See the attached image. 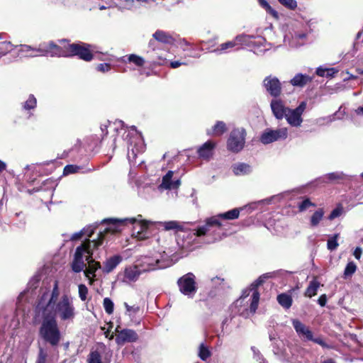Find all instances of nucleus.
<instances>
[{
	"label": "nucleus",
	"instance_id": "obj_63",
	"mask_svg": "<svg viewBox=\"0 0 363 363\" xmlns=\"http://www.w3.org/2000/svg\"><path fill=\"white\" fill-rule=\"evenodd\" d=\"M6 164L4 162L0 160V172H2L4 170L6 169Z\"/></svg>",
	"mask_w": 363,
	"mask_h": 363
},
{
	"label": "nucleus",
	"instance_id": "obj_5",
	"mask_svg": "<svg viewBox=\"0 0 363 363\" xmlns=\"http://www.w3.org/2000/svg\"><path fill=\"white\" fill-rule=\"evenodd\" d=\"M224 235L225 230L223 223L219 220V217L213 216L207 218L204 225L189 233L181 246L182 248L188 250L191 246L193 238L194 240L197 238L204 237L205 242L211 243L220 240Z\"/></svg>",
	"mask_w": 363,
	"mask_h": 363
},
{
	"label": "nucleus",
	"instance_id": "obj_3",
	"mask_svg": "<svg viewBox=\"0 0 363 363\" xmlns=\"http://www.w3.org/2000/svg\"><path fill=\"white\" fill-rule=\"evenodd\" d=\"M62 45L55 44L53 41H48V43L43 44L39 50L43 55H50V57H70L77 55L84 61L89 62L93 59L92 52L94 46L89 44L68 43L66 40L60 41Z\"/></svg>",
	"mask_w": 363,
	"mask_h": 363
},
{
	"label": "nucleus",
	"instance_id": "obj_17",
	"mask_svg": "<svg viewBox=\"0 0 363 363\" xmlns=\"http://www.w3.org/2000/svg\"><path fill=\"white\" fill-rule=\"evenodd\" d=\"M263 86L268 94L277 98L281 93V84L277 77L269 75L263 80Z\"/></svg>",
	"mask_w": 363,
	"mask_h": 363
},
{
	"label": "nucleus",
	"instance_id": "obj_34",
	"mask_svg": "<svg viewBox=\"0 0 363 363\" xmlns=\"http://www.w3.org/2000/svg\"><path fill=\"white\" fill-rule=\"evenodd\" d=\"M259 6L264 9L267 13L276 19L279 17V13L274 9L266 0H257Z\"/></svg>",
	"mask_w": 363,
	"mask_h": 363
},
{
	"label": "nucleus",
	"instance_id": "obj_29",
	"mask_svg": "<svg viewBox=\"0 0 363 363\" xmlns=\"http://www.w3.org/2000/svg\"><path fill=\"white\" fill-rule=\"evenodd\" d=\"M320 284L315 279H313L310 281L309 285L308 286L306 291L305 296L311 298L316 295L318 288L320 287Z\"/></svg>",
	"mask_w": 363,
	"mask_h": 363
},
{
	"label": "nucleus",
	"instance_id": "obj_41",
	"mask_svg": "<svg viewBox=\"0 0 363 363\" xmlns=\"http://www.w3.org/2000/svg\"><path fill=\"white\" fill-rule=\"evenodd\" d=\"M337 72L334 68L328 69L320 67L316 69V74L320 77H330Z\"/></svg>",
	"mask_w": 363,
	"mask_h": 363
},
{
	"label": "nucleus",
	"instance_id": "obj_59",
	"mask_svg": "<svg viewBox=\"0 0 363 363\" xmlns=\"http://www.w3.org/2000/svg\"><path fill=\"white\" fill-rule=\"evenodd\" d=\"M211 281L213 285L216 286L221 285L224 282V279L220 277H214L211 279Z\"/></svg>",
	"mask_w": 363,
	"mask_h": 363
},
{
	"label": "nucleus",
	"instance_id": "obj_28",
	"mask_svg": "<svg viewBox=\"0 0 363 363\" xmlns=\"http://www.w3.org/2000/svg\"><path fill=\"white\" fill-rule=\"evenodd\" d=\"M121 61L123 62H128L130 63H133L138 67H142L145 64V60L142 57L135 54L124 56L121 59Z\"/></svg>",
	"mask_w": 363,
	"mask_h": 363
},
{
	"label": "nucleus",
	"instance_id": "obj_61",
	"mask_svg": "<svg viewBox=\"0 0 363 363\" xmlns=\"http://www.w3.org/2000/svg\"><path fill=\"white\" fill-rule=\"evenodd\" d=\"M156 41L154 38L150 40L148 44L149 48H150L152 50L156 49Z\"/></svg>",
	"mask_w": 363,
	"mask_h": 363
},
{
	"label": "nucleus",
	"instance_id": "obj_51",
	"mask_svg": "<svg viewBox=\"0 0 363 363\" xmlns=\"http://www.w3.org/2000/svg\"><path fill=\"white\" fill-rule=\"evenodd\" d=\"M252 350L254 354V359L258 362L259 363H267L266 359L263 357V356L260 354L259 351L256 349L255 347H252Z\"/></svg>",
	"mask_w": 363,
	"mask_h": 363
},
{
	"label": "nucleus",
	"instance_id": "obj_27",
	"mask_svg": "<svg viewBox=\"0 0 363 363\" xmlns=\"http://www.w3.org/2000/svg\"><path fill=\"white\" fill-rule=\"evenodd\" d=\"M233 172L237 176L245 175L252 172V167L245 163H238L233 166Z\"/></svg>",
	"mask_w": 363,
	"mask_h": 363
},
{
	"label": "nucleus",
	"instance_id": "obj_1",
	"mask_svg": "<svg viewBox=\"0 0 363 363\" xmlns=\"http://www.w3.org/2000/svg\"><path fill=\"white\" fill-rule=\"evenodd\" d=\"M58 281H55L52 290L44 292L38 300L36 308L48 315L58 318L62 322H72L77 312L73 298L63 294L60 298Z\"/></svg>",
	"mask_w": 363,
	"mask_h": 363
},
{
	"label": "nucleus",
	"instance_id": "obj_32",
	"mask_svg": "<svg viewBox=\"0 0 363 363\" xmlns=\"http://www.w3.org/2000/svg\"><path fill=\"white\" fill-rule=\"evenodd\" d=\"M37 106V99L33 94H30L24 102L22 103V108L24 111L29 112L34 110Z\"/></svg>",
	"mask_w": 363,
	"mask_h": 363
},
{
	"label": "nucleus",
	"instance_id": "obj_57",
	"mask_svg": "<svg viewBox=\"0 0 363 363\" xmlns=\"http://www.w3.org/2000/svg\"><path fill=\"white\" fill-rule=\"evenodd\" d=\"M362 255V249L360 247H357L354 250L353 255L357 259H359Z\"/></svg>",
	"mask_w": 363,
	"mask_h": 363
},
{
	"label": "nucleus",
	"instance_id": "obj_9",
	"mask_svg": "<svg viewBox=\"0 0 363 363\" xmlns=\"http://www.w3.org/2000/svg\"><path fill=\"white\" fill-rule=\"evenodd\" d=\"M168 257V255L163 252L160 259L145 257L140 266L133 265L125 267L123 274V281L125 283L135 282L143 272L167 267L168 264L164 262Z\"/></svg>",
	"mask_w": 363,
	"mask_h": 363
},
{
	"label": "nucleus",
	"instance_id": "obj_19",
	"mask_svg": "<svg viewBox=\"0 0 363 363\" xmlns=\"http://www.w3.org/2000/svg\"><path fill=\"white\" fill-rule=\"evenodd\" d=\"M45 43H48V42L41 43L38 48H33L28 45H15V48H18V55L21 57H33L37 56H43L41 55L39 49L43 44ZM45 56L48 57V55Z\"/></svg>",
	"mask_w": 363,
	"mask_h": 363
},
{
	"label": "nucleus",
	"instance_id": "obj_36",
	"mask_svg": "<svg viewBox=\"0 0 363 363\" xmlns=\"http://www.w3.org/2000/svg\"><path fill=\"white\" fill-rule=\"evenodd\" d=\"M240 211L238 208H234L224 213L218 214L217 216L219 217V220L221 218L226 220H233L239 217Z\"/></svg>",
	"mask_w": 363,
	"mask_h": 363
},
{
	"label": "nucleus",
	"instance_id": "obj_35",
	"mask_svg": "<svg viewBox=\"0 0 363 363\" xmlns=\"http://www.w3.org/2000/svg\"><path fill=\"white\" fill-rule=\"evenodd\" d=\"M15 49V45L10 41H0V58Z\"/></svg>",
	"mask_w": 363,
	"mask_h": 363
},
{
	"label": "nucleus",
	"instance_id": "obj_54",
	"mask_svg": "<svg viewBox=\"0 0 363 363\" xmlns=\"http://www.w3.org/2000/svg\"><path fill=\"white\" fill-rule=\"evenodd\" d=\"M342 211V208H335V209H333L331 211V213H330V215L328 217V219L330 220H334L335 218L339 217L341 215Z\"/></svg>",
	"mask_w": 363,
	"mask_h": 363
},
{
	"label": "nucleus",
	"instance_id": "obj_49",
	"mask_svg": "<svg viewBox=\"0 0 363 363\" xmlns=\"http://www.w3.org/2000/svg\"><path fill=\"white\" fill-rule=\"evenodd\" d=\"M88 363H102L100 354L97 351L91 352L88 358Z\"/></svg>",
	"mask_w": 363,
	"mask_h": 363
},
{
	"label": "nucleus",
	"instance_id": "obj_44",
	"mask_svg": "<svg viewBox=\"0 0 363 363\" xmlns=\"http://www.w3.org/2000/svg\"><path fill=\"white\" fill-rule=\"evenodd\" d=\"M339 237V234H335L332 237H330L328 240L327 247L329 250L333 251L335 250L339 245L337 242V238Z\"/></svg>",
	"mask_w": 363,
	"mask_h": 363
},
{
	"label": "nucleus",
	"instance_id": "obj_25",
	"mask_svg": "<svg viewBox=\"0 0 363 363\" xmlns=\"http://www.w3.org/2000/svg\"><path fill=\"white\" fill-rule=\"evenodd\" d=\"M311 81L312 78L308 75L298 73L290 80V83L294 86L303 87Z\"/></svg>",
	"mask_w": 363,
	"mask_h": 363
},
{
	"label": "nucleus",
	"instance_id": "obj_15",
	"mask_svg": "<svg viewBox=\"0 0 363 363\" xmlns=\"http://www.w3.org/2000/svg\"><path fill=\"white\" fill-rule=\"evenodd\" d=\"M287 137V128H281L277 130L267 128L262 133L259 140L262 144L267 145L275 141L285 140Z\"/></svg>",
	"mask_w": 363,
	"mask_h": 363
},
{
	"label": "nucleus",
	"instance_id": "obj_4",
	"mask_svg": "<svg viewBox=\"0 0 363 363\" xmlns=\"http://www.w3.org/2000/svg\"><path fill=\"white\" fill-rule=\"evenodd\" d=\"M124 124L121 121H116L113 124L108 122L101 125V130L104 135L108 134V128H113V130L117 132H123V136L125 135V140H127L128 154L127 157L130 163L135 164L136 158L139 154L144 152L145 145L143 138L135 126L130 127L128 130L123 128Z\"/></svg>",
	"mask_w": 363,
	"mask_h": 363
},
{
	"label": "nucleus",
	"instance_id": "obj_7",
	"mask_svg": "<svg viewBox=\"0 0 363 363\" xmlns=\"http://www.w3.org/2000/svg\"><path fill=\"white\" fill-rule=\"evenodd\" d=\"M270 277L269 274H262L252 283L249 289L242 291V296L234 303V307L238 308L236 311L237 313L247 316L249 313L254 314L256 312L259 301V293L257 291V287Z\"/></svg>",
	"mask_w": 363,
	"mask_h": 363
},
{
	"label": "nucleus",
	"instance_id": "obj_10",
	"mask_svg": "<svg viewBox=\"0 0 363 363\" xmlns=\"http://www.w3.org/2000/svg\"><path fill=\"white\" fill-rule=\"evenodd\" d=\"M35 318L41 321L39 328L40 337L52 347L59 345L61 340V333L56 318L50 317L35 308Z\"/></svg>",
	"mask_w": 363,
	"mask_h": 363
},
{
	"label": "nucleus",
	"instance_id": "obj_30",
	"mask_svg": "<svg viewBox=\"0 0 363 363\" xmlns=\"http://www.w3.org/2000/svg\"><path fill=\"white\" fill-rule=\"evenodd\" d=\"M83 229H86L87 230L86 231V233L84 234V236H86L87 238L85 239L84 241L87 240H89V238L91 237V235L94 234V230H96V226L94 225H89L86 228H84ZM106 233H111V231H107L106 230V228L104 229V230L102 232V231H100L99 233L98 234V238L96 240L94 239L93 240H98L100 238H102V242H104V234Z\"/></svg>",
	"mask_w": 363,
	"mask_h": 363
},
{
	"label": "nucleus",
	"instance_id": "obj_11",
	"mask_svg": "<svg viewBox=\"0 0 363 363\" xmlns=\"http://www.w3.org/2000/svg\"><path fill=\"white\" fill-rule=\"evenodd\" d=\"M308 38L307 26L299 22H296L288 26L284 36L285 45L292 48H296L303 45Z\"/></svg>",
	"mask_w": 363,
	"mask_h": 363
},
{
	"label": "nucleus",
	"instance_id": "obj_18",
	"mask_svg": "<svg viewBox=\"0 0 363 363\" xmlns=\"http://www.w3.org/2000/svg\"><path fill=\"white\" fill-rule=\"evenodd\" d=\"M118 333L116 337V342L118 345H123L126 342H135L138 340V335L137 333L131 329H123L118 330L116 328Z\"/></svg>",
	"mask_w": 363,
	"mask_h": 363
},
{
	"label": "nucleus",
	"instance_id": "obj_62",
	"mask_svg": "<svg viewBox=\"0 0 363 363\" xmlns=\"http://www.w3.org/2000/svg\"><path fill=\"white\" fill-rule=\"evenodd\" d=\"M355 113L357 116H363V106L359 107L355 110Z\"/></svg>",
	"mask_w": 363,
	"mask_h": 363
},
{
	"label": "nucleus",
	"instance_id": "obj_52",
	"mask_svg": "<svg viewBox=\"0 0 363 363\" xmlns=\"http://www.w3.org/2000/svg\"><path fill=\"white\" fill-rule=\"evenodd\" d=\"M111 65L109 63H101V64H99L96 67V69L98 72H100L102 73L108 72L111 70Z\"/></svg>",
	"mask_w": 363,
	"mask_h": 363
},
{
	"label": "nucleus",
	"instance_id": "obj_40",
	"mask_svg": "<svg viewBox=\"0 0 363 363\" xmlns=\"http://www.w3.org/2000/svg\"><path fill=\"white\" fill-rule=\"evenodd\" d=\"M161 226L166 230H179L182 229L179 223L174 220L161 223Z\"/></svg>",
	"mask_w": 363,
	"mask_h": 363
},
{
	"label": "nucleus",
	"instance_id": "obj_50",
	"mask_svg": "<svg viewBox=\"0 0 363 363\" xmlns=\"http://www.w3.org/2000/svg\"><path fill=\"white\" fill-rule=\"evenodd\" d=\"M48 353L43 349L40 348L36 363H47Z\"/></svg>",
	"mask_w": 363,
	"mask_h": 363
},
{
	"label": "nucleus",
	"instance_id": "obj_45",
	"mask_svg": "<svg viewBox=\"0 0 363 363\" xmlns=\"http://www.w3.org/2000/svg\"><path fill=\"white\" fill-rule=\"evenodd\" d=\"M103 306L106 313L108 315H111L113 312L114 304L113 302L109 298H105L103 301Z\"/></svg>",
	"mask_w": 363,
	"mask_h": 363
},
{
	"label": "nucleus",
	"instance_id": "obj_21",
	"mask_svg": "<svg viewBox=\"0 0 363 363\" xmlns=\"http://www.w3.org/2000/svg\"><path fill=\"white\" fill-rule=\"evenodd\" d=\"M270 106L274 116L279 120L284 118L289 108L284 106L281 100L277 99L272 100Z\"/></svg>",
	"mask_w": 363,
	"mask_h": 363
},
{
	"label": "nucleus",
	"instance_id": "obj_46",
	"mask_svg": "<svg viewBox=\"0 0 363 363\" xmlns=\"http://www.w3.org/2000/svg\"><path fill=\"white\" fill-rule=\"evenodd\" d=\"M279 3L289 10H295L298 4L296 0H278Z\"/></svg>",
	"mask_w": 363,
	"mask_h": 363
},
{
	"label": "nucleus",
	"instance_id": "obj_8",
	"mask_svg": "<svg viewBox=\"0 0 363 363\" xmlns=\"http://www.w3.org/2000/svg\"><path fill=\"white\" fill-rule=\"evenodd\" d=\"M106 224V230L111 233H116L122 230V227L128 224L133 225V235L138 240H145L150 235L147 221L142 220V216L137 218H126L123 219L107 218L102 222Z\"/></svg>",
	"mask_w": 363,
	"mask_h": 363
},
{
	"label": "nucleus",
	"instance_id": "obj_14",
	"mask_svg": "<svg viewBox=\"0 0 363 363\" xmlns=\"http://www.w3.org/2000/svg\"><path fill=\"white\" fill-rule=\"evenodd\" d=\"M246 132L244 128L233 130L227 142L228 149L233 152H238L242 150L245 143Z\"/></svg>",
	"mask_w": 363,
	"mask_h": 363
},
{
	"label": "nucleus",
	"instance_id": "obj_13",
	"mask_svg": "<svg viewBox=\"0 0 363 363\" xmlns=\"http://www.w3.org/2000/svg\"><path fill=\"white\" fill-rule=\"evenodd\" d=\"M292 325L298 335L304 341H312L323 348H330V346L320 337H313V333L310 328L298 319H293Z\"/></svg>",
	"mask_w": 363,
	"mask_h": 363
},
{
	"label": "nucleus",
	"instance_id": "obj_33",
	"mask_svg": "<svg viewBox=\"0 0 363 363\" xmlns=\"http://www.w3.org/2000/svg\"><path fill=\"white\" fill-rule=\"evenodd\" d=\"M324 210L323 208H318L311 216L310 219V225L312 227H316L318 225L320 222L322 220L324 216Z\"/></svg>",
	"mask_w": 363,
	"mask_h": 363
},
{
	"label": "nucleus",
	"instance_id": "obj_39",
	"mask_svg": "<svg viewBox=\"0 0 363 363\" xmlns=\"http://www.w3.org/2000/svg\"><path fill=\"white\" fill-rule=\"evenodd\" d=\"M286 363H315L312 359L307 357L293 354L291 357L286 359Z\"/></svg>",
	"mask_w": 363,
	"mask_h": 363
},
{
	"label": "nucleus",
	"instance_id": "obj_42",
	"mask_svg": "<svg viewBox=\"0 0 363 363\" xmlns=\"http://www.w3.org/2000/svg\"><path fill=\"white\" fill-rule=\"evenodd\" d=\"M356 270H357V266L354 264V262H350L347 264V266L344 270L343 278L345 279H347L351 277L353 275V274L356 272Z\"/></svg>",
	"mask_w": 363,
	"mask_h": 363
},
{
	"label": "nucleus",
	"instance_id": "obj_64",
	"mask_svg": "<svg viewBox=\"0 0 363 363\" xmlns=\"http://www.w3.org/2000/svg\"><path fill=\"white\" fill-rule=\"evenodd\" d=\"M321 363H335V362L332 359H328L326 360L323 361Z\"/></svg>",
	"mask_w": 363,
	"mask_h": 363
},
{
	"label": "nucleus",
	"instance_id": "obj_38",
	"mask_svg": "<svg viewBox=\"0 0 363 363\" xmlns=\"http://www.w3.org/2000/svg\"><path fill=\"white\" fill-rule=\"evenodd\" d=\"M198 355L201 359L206 361L211 357V352L209 350V348L202 342L199 345Z\"/></svg>",
	"mask_w": 363,
	"mask_h": 363
},
{
	"label": "nucleus",
	"instance_id": "obj_16",
	"mask_svg": "<svg viewBox=\"0 0 363 363\" xmlns=\"http://www.w3.org/2000/svg\"><path fill=\"white\" fill-rule=\"evenodd\" d=\"M306 102L302 101L294 109L289 108L284 118L287 123L292 127H300L303 123L302 115L306 108Z\"/></svg>",
	"mask_w": 363,
	"mask_h": 363
},
{
	"label": "nucleus",
	"instance_id": "obj_43",
	"mask_svg": "<svg viewBox=\"0 0 363 363\" xmlns=\"http://www.w3.org/2000/svg\"><path fill=\"white\" fill-rule=\"evenodd\" d=\"M315 204L313 203L308 198L304 199L298 204V208L300 212H303L308 209L310 207H315Z\"/></svg>",
	"mask_w": 363,
	"mask_h": 363
},
{
	"label": "nucleus",
	"instance_id": "obj_22",
	"mask_svg": "<svg viewBox=\"0 0 363 363\" xmlns=\"http://www.w3.org/2000/svg\"><path fill=\"white\" fill-rule=\"evenodd\" d=\"M123 258L119 255H113L108 258L104 262L102 271L105 274L111 273L122 262Z\"/></svg>",
	"mask_w": 363,
	"mask_h": 363
},
{
	"label": "nucleus",
	"instance_id": "obj_58",
	"mask_svg": "<svg viewBox=\"0 0 363 363\" xmlns=\"http://www.w3.org/2000/svg\"><path fill=\"white\" fill-rule=\"evenodd\" d=\"M318 303L320 306H322V307L325 306L327 303L326 295L325 294L321 295L318 300Z\"/></svg>",
	"mask_w": 363,
	"mask_h": 363
},
{
	"label": "nucleus",
	"instance_id": "obj_6",
	"mask_svg": "<svg viewBox=\"0 0 363 363\" xmlns=\"http://www.w3.org/2000/svg\"><path fill=\"white\" fill-rule=\"evenodd\" d=\"M238 45L245 46L258 55H263L266 51L269 50L272 46L271 43H267L266 40L261 36L241 34L237 35L231 41L220 44L217 49L214 50V52L220 54L227 52L228 50Z\"/></svg>",
	"mask_w": 363,
	"mask_h": 363
},
{
	"label": "nucleus",
	"instance_id": "obj_55",
	"mask_svg": "<svg viewBox=\"0 0 363 363\" xmlns=\"http://www.w3.org/2000/svg\"><path fill=\"white\" fill-rule=\"evenodd\" d=\"M86 229H82L79 232L74 233L72 235L70 239L72 240H77L81 239L84 235V233H86Z\"/></svg>",
	"mask_w": 363,
	"mask_h": 363
},
{
	"label": "nucleus",
	"instance_id": "obj_47",
	"mask_svg": "<svg viewBox=\"0 0 363 363\" xmlns=\"http://www.w3.org/2000/svg\"><path fill=\"white\" fill-rule=\"evenodd\" d=\"M88 288L85 284H80L78 286L79 297L82 301H85L87 299Z\"/></svg>",
	"mask_w": 363,
	"mask_h": 363
},
{
	"label": "nucleus",
	"instance_id": "obj_26",
	"mask_svg": "<svg viewBox=\"0 0 363 363\" xmlns=\"http://www.w3.org/2000/svg\"><path fill=\"white\" fill-rule=\"evenodd\" d=\"M227 130L226 125L223 121H217L211 130H207L208 135L220 136Z\"/></svg>",
	"mask_w": 363,
	"mask_h": 363
},
{
	"label": "nucleus",
	"instance_id": "obj_2",
	"mask_svg": "<svg viewBox=\"0 0 363 363\" xmlns=\"http://www.w3.org/2000/svg\"><path fill=\"white\" fill-rule=\"evenodd\" d=\"M102 238L83 241L77 247L71 263L72 271L75 273L84 272L91 285L95 281L96 271L101 269V263L95 260L99 256H95V258L93 256L94 252L102 245Z\"/></svg>",
	"mask_w": 363,
	"mask_h": 363
},
{
	"label": "nucleus",
	"instance_id": "obj_20",
	"mask_svg": "<svg viewBox=\"0 0 363 363\" xmlns=\"http://www.w3.org/2000/svg\"><path fill=\"white\" fill-rule=\"evenodd\" d=\"M174 174V172L169 170L167 172V174L162 177V181L161 184L159 186V189H177L180 186V180L179 179H172Z\"/></svg>",
	"mask_w": 363,
	"mask_h": 363
},
{
	"label": "nucleus",
	"instance_id": "obj_48",
	"mask_svg": "<svg viewBox=\"0 0 363 363\" xmlns=\"http://www.w3.org/2000/svg\"><path fill=\"white\" fill-rule=\"evenodd\" d=\"M80 169L81 167L79 166L74 164H68L65 167L63 170V174L68 175L70 174L76 173L78 172Z\"/></svg>",
	"mask_w": 363,
	"mask_h": 363
},
{
	"label": "nucleus",
	"instance_id": "obj_60",
	"mask_svg": "<svg viewBox=\"0 0 363 363\" xmlns=\"http://www.w3.org/2000/svg\"><path fill=\"white\" fill-rule=\"evenodd\" d=\"M185 63L182 62L180 61H172L170 62V67L173 69L177 68L182 65H184Z\"/></svg>",
	"mask_w": 363,
	"mask_h": 363
},
{
	"label": "nucleus",
	"instance_id": "obj_12",
	"mask_svg": "<svg viewBox=\"0 0 363 363\" xmlns=\"http://www.w3.org/2000/svg\"><path fill=\"white\" fill-rule=\"evenodd\" d=\"M179 291L189 298H193L197 292L198 286L196 276L188 272L178 279L177 281Z\"/></svg>",
	"mask_w": 363,
	"mask_h": 363
},
{
	"label": "nucleus",
	"instance_id": "obj_53",
	"mask_svg": "<svg viewBox=\"0 0 363 363\" xmlns=\"http://www.w3.org/2000/svg\"><path fill=\"white\" fill-rule=\"evenodd\" d=\"M124 306L126 308L127 312L130 315L132 314H136L140 311V307L138 306H129L127 303H124Z\"/></svg>",
	"mask_w": 363,
	"mask_h": 363
},
{
	"label": "nucleus",
	"instance_id": "obj_31",
	"mask_svg": "<svg viewBox=\"0 0 363 363\" xmlns=\"http://www.w3.org/2000/svg\"><path fill=\"white\" fill-rule=\"evenodd\" d=\"M278 303L284 308L289 309L292 305L291 296L285 293L277 296Z\"/></svg>",
	"mask_w": 363,
	"mask_h": 363
},
{
	"label": "nucleus",
	"instance_id": "obj_37",
	"mask_svg": "<svg viewBox=\"0 0 363 363\" xmlns=\"http://www.w3.org/2000/svg\"><path fill=\"white\" fill-rule=\"evenodd\" d=\"M346 175L343 174L342 172H332L329 173L324 176V177L322 178V179L324 182H326V180L333 182V181H340L345 179Z\"/></svg>",
	"mask_w": 363,
	"mask_h": 363
},
{
	"label": "nucleus",
	"instance_id": "obj_24",
	"mask_svg": "<svg viewBox=\"0 0 363 363\" xmlns=\"http://www.w3.org/2000/svg\"><path fill=\"white\" fill-rule=\"evenodd\" d=\"M152 38L157 40V42L164 43V44H173L174 39V38L168 33L162 30H157L152 34Z\"/></svg>",
	"mask_w": 363,
	"mask_h": 363
},
{
	"label": "nucleus",
	"instance_id": "obj_56",
	"mask_svg": "<svg viewBox=\"0 0 363 363\" xmlns=\"http://www.w3.org/2000/svg\"><path fill=\"white\" fill-rule=\"evenodd\" d=\"M335 114L336 113L329 116H327V117L320 118L318 119V123H320V122L323 121L325 122L326 123H330L335 121Z\"/></svg>",
	"mask_w": 363,
	"mask_h": 363
},
{
	"label": "nucleus",
	"instance_id": "obj_23",
	"mask_svg": "<svg viewBox=\"0 0 363 363\" xmlns=\"http://www.w3.org/2000/svg\"><path fill=\"white\" fill-rule=\"evenodd\" d=\"M216 143L211 140H208L203 144L198 150L199 156L204 160H208L212 155Z\"/></svg>",
	"mask_w": 363,
	"mask_h": 363
}]
</instances>
